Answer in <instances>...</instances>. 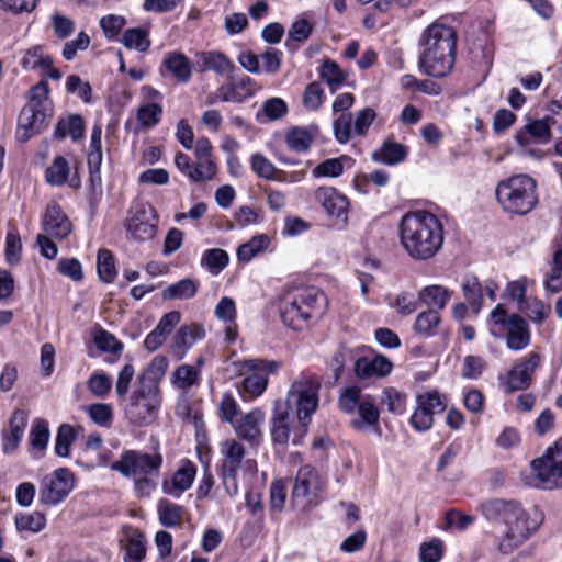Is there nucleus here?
Segmentation results:
<instances>
[{"mask_svg": "<svg viewBox=\"0 0 562 562\" xmlns=\"http://www.w3.org/2000/svg\"><path fill=\"white\" fill-rule=\"evenodd\" d=\"M70 167L67 159L63 156H57L53 164L46 169V181L52 186H63L69 176Z\"/></svg>", "mask_w": 562, "mask_h": 562, "instance_id": "obj_47", "label": "nucleus"}, {"mask_svg": "<svg viewBox=\"0 0 562 562\" xmlns=\"http://www.w3.org/2000/svg\"><path fill=\"white\" fill-rule=\"evenodd\" d=\"M75 438V429L68 424H63L58 428L55 440L56 454L59 457H67L69 454V448Z\"/></svg>", "mask_w": 562, "mask_h": 562, "instance_id": "obj_59", "label": "nucleus"}, {"mask_svg": "<svg viewBox=\"0 0 562 562\" xmlns=\"http://www.w3.org/2000/svg\"><path fill=\"white\" fill-rule=\"evenodd\" d=\"M518 506L519 503L512 499L493 498L482 502L479 510L487 520H502L506 524Z\"/></svg>", "mask_w": 562, "mask_h": 562, "instance_id": "obj_28", "label": "nucleus"}, {"mask_svg": "<svg viewBox=\"0 0 562 562\" xmlns=\"http://www.w3.org/2000/svg\"><path fill=\"white\" fill-rule=\"evenodd\" d=\"M278 306L280 318L286 327L303 330L322 316L326 297L315 288H291L279 295Z\"/></svg>", "mask_w": 562, "mask_h": 562, "instance_id": "obj_3", "label": "nucleus"}, {"mask_svg": "<svg viewBox=\"0 0 562 562\" xmlns=\"http://www.w3.org/2000/svg\"><path fill=\"white\" fill-rule=\"evenodd\" d=\"M376 113L371 108L358 111L352 119L351 113H341L333 122L335 138L346 144L352 136H363L368 133Z\"/></svg>", "mask_w": 562, "mask_h": 562, "instance_id": "obj_15", "label": "nucleus"}, {"mask_svg": "<svg viewBox=\"0 0 562 562\" xmlns=\"http://www.w3.org/2000/svg\"><path fill=\"white\" fill-rule=\"evenodd\" d=\"M21 66L24 70H35L42 67L50 66V56L43 54V47L40 45L27 48L21 58Z\"/></svg>", "mask_w": 562, "mask_h": 562, "instance_id": "obj_48", "label": "nucleus"}, {"mask_svg": "<svg viewBox=\"0 0 562 562\" xmlns=\"http://www.w3.org/2000/svg\"><path fill=\"white\" fill-rule=\"evenodd\" d=\"M462 293L474 314H479L483 305L482 285L475 276H468L461 284Z\"/></svg>", "mask_w": 562, "mask_h": 562, "instance_id": "obj_35", "label": "nucleus"}, {"mask_svg": "<svg viewBox=\"0 0 562 562\" xmlns=\"http://www.w3.org/2000/svg\"><path fill=\"white\" fill-rule=\"evenodd\" d=\"M270 245V238L260 234L254 236L249 241L240 245L237 249V258L239 261L248 262L261 251L266 250Z\"/></svg>", "mask_w": 562, "mask_h": 562, "instance_id": "obj_46", "label": "nucleus"}, {"mask_svg": "<svg viewBox=\"0 0 562 562\" xmlns=\"http://www.w3.org/2000/svg\"><path fill=\"white\" fill-rule=\"evenodd\" d=\"M159 522L167 528L180 525L184 518L186 509L183 506L175 504L167 498L159 499L157 504Z\"/></svg>", "mask_w": 562, "mask_h": 562, "instance_id": "obj_31", "label": "nucleus"}, {"mask_svg": "<svg viewBox=\"0 0 562 562\" xmlns=\"http://www.w3.org/2000/svg\"><path fill=\"white\" fill-rule=\"evenodd\" d=\"M200 371L191 364H181L172 373V385L179 390L187 391L200 384Z\"/></svg>", "mask_w": 562, "mask_h": 562, "instance_id": "obj_39", "label": "nucleus"}, {"mask_svg": "<svg viewBox=\"0 0 562 562\" xmlns=\"http://www.w3.org/2000/svg\"><path fill=\"white\" fill-rule=\"evenodd\" d=\"M87 386L93 395L104 397L111 391L112 380L105 373H93L89 378Z\"/></svg>", "mask_w": 562, "mask_h": 562, "instance_id": "obj_64", "label": "nucleus"}, {"mask_svg": "<svg viewBox=\"0 0 562 562\" xmlns=\"http://www.w3.org/2000/svg\"><path fill=\"white\" fill-rule=\"evenodd\" d=\"M266 414L259 408H252L245 415H240L233 424L232 427L238 438L249 442L250 445H258L263 437L262 426L265 424Z\"/></svg>", "mask_w": 562, "mask_h": 562, "instance_id": "obj_21", "label": "nucleus"}, {"mask_svg": "<svg viewBox=\"0 0 562 562\" xmlns=\"http://www.w3.org/2000/svg\"><path fill=\"white\" fill-rule=\"evenodd\" d=\"M85 134V123L80 115L72 114L67 116L66 119H61L58 121L55 128V138L64 139L67 136H70L72 140H78L83 137Z\"/></svg>", "mask_w": 562, "mask_h": 562, "instance_id": "obj_33", "label": "nucleus"}, {"mask_svg": "<svg viewBox=\"0 0 562 562\" xmlns=\"http://www.w3.org/2000/svg\"><path fill=\"white\" fill-rule=\"evenodd\" d=\"M319 379L311 373L303 372L291 383L284 402H276V406L290 411L296 417L311 423L313 414L318 407Z\"/></svg>", "mask_w": 562, "mask_h": 562, "instance_id": "obj_6", "label": "nucleus"}, {"mask_svg": "<svg viewBox=\"0 0 562 562\" xmlns=\"http://www.w3.org/2000/svg\"><path fill=\"white\" fill-rule=\"evenodd\" d=\"M229 262L228 254L221 248L207 249L201 258L202 267L206 268L211 274H218Z\"/></svg>", "mask_w": 562, "mask_h": 562, "instance_id": "obj_44", "label": "nucleus"}, {"mask_svg": "<svg viewBox=\"0 0 562 562\" xmlns=\"http://www.w3.org/2000/svg\"><path fill=\"white\" fill-rule=\"evenodd\" d=\"M285 140L290 149L302 153L311 147L314 136L304 127H293L286 134Z\"/></svg>", "mask_w": 562, "mask_h": 562, "instance_id": "obj_50", "label": "nucleus"}, {"mask_svg": "<svg viewBox=\"0 0 562 562\" xmlns=\"http://www.w3.org/2000/svg\"><path fill=\"white\" fill-rule=\"evenodd\" d=\"M49 440L48 424L44 419L36 418L32 423L30 431V445L38 452H43Z\"/></svg>", "mask_w": 562, "mask_h": 562, "instance_id": "obj_49", "label": "nucleus"}, {"mask_svg": "<svg viewBox=\"0 0 562 562\" xmlns=\"http://www.w3.org/2000/svg\"><path fill=\"white\" fill-rule=\"evenodd\" d=\"M543 520L544 514L540 508L533 506L524 509L519 504L515 515L505 524L507 529L499 542V548L508 552L519 547L542 525Z\"/></svg>", "mask_w": 562, "mask_h": 562, "instance_id": "obj_10", "label": "nucleus"}, {"mask_svg": "<svg viewBox=\"0 0 562 562\" xmlns=\"http://www.w3.org/2000/svg\"><path fill=\"white\" fill-rule=\"evenodd\" d=\"M72 473L66 468H59L45 475L40 485V499L45 505H57L74 488Z\"/></svg>", "mask_w": 562, "mask_h": 562, "instance_id": "obj_16", "label": "nucleus"}, {"mask_svg": "<svg viewBox=\"0 0 562 562\" xmlns=\"http://www.w3.org/2000/svg\"><path fill=\"white\" fill-rule=\"evenodd\" d=\"M506 345L512 350H522L530 344V330L527 322L518 314L509 315L506 327Z\"/></svg>", "mask_w": 562, "mask_h": 562, "instance_id": "obj_27", "label": "nucleus"}, {"mask_svg": "<svg viewBox=\"0 0 562 562\" xmlns=\"http://www.w3.org/2000/svg\"><path fill=\"white\" fill-rule=\"evenodd\" d=\"M447 407L445 396L437 391L426 392L416 396V408L411 416V425L417 431H427L434 425V415L442 413Z\"/></svg>", "mask_w": 562, "mask_h": 562, "instance_id": "obj_17", "label": "nucleus"}, {"mask_svg": "<svg viewBox=\"0 0 562 562\" xmlns=\"http://www.w3.org/2000/svg\"><path fill=\"white\" fill-rule=\"evenodd\" d=\"M314 196L329 217L337 223H347L349 201L346 195L333 187H321L315 191Z\"/></svg>", "mask_w": 562, "mask_h": 562, "instance_id": "obj_20", "label": "nucleus"}, {"mask_svg": "<svg viewBox=\"0 0 562 562\" xmlns=\"http://www.w3.org/2000/svg\"><path fill=\"white\" fill-rule=\"evenodd\" d=\"M196 467L189 460H183L173 473L171 480H165L161 484L165 494L179 497L188 491L195 479Z\"/></svg>", "mask_w": 562, "mask_h": 562, "instance_id": "obj_25", "label": "nucleus"}, {"mask_svg": "<svg viewBox=\"0 0 562 562\" xmlns=\"http://www.w3.org/2000/svg\"><path fill=\"white\" fill-rule=\"evenodd\" d=\"M222 465L221 479L226 493L235 496L238 493L237 472L245 458V447L237 439H226L221 443Z\"/></svg>", "mask_w": 562, "mask_h": 562, "instance_id": "obj_14", "label": "nucleus"}, {"mask_svg": "<svg viewBox=\"0 0 562 562\" xmlns=\"http://www.w3.org/2000/svg\"><path fill=\"white\" fill-rule=\"evenodd\" d=\"M475 517L472 515L464 514L457 509H449L445 515L446 528H454L458 531H463L473 525Z\"/></svg>", "mask_w": 562, "mask_h": 562, "instance_id": "obj_60", "label": "nucleus"}, {"mask_svg": "<svg viewBox=\"0 0 562 562\" xmlns=\"http://www.w3.org/2000/svg\"><path fill=\"white\" fill-rule=\"evenodd\" d=\"M97 271L100 280L104 283H112L115 280L117 276L115 260L113 254L109 249H99L97 257Z\"/></svg>", "mask_w": 562, "mask_h": 562, "instance_id": "obj_43", "label": "nucleus"}, {"mask_svg": "<svg viewBox=\"0 0 562 562\" xmlns=\"http://www.w3.org/2000/svg\"><path fill=\"white\" fill-rule=\"evenodd\" d=\"M205 336V330L203 327L199 324H190V325H183L181 326L176 335L173 336L172 340V348L173 352L179 357L182 358L186 352L192 348V346L199 341L202 340Z\"/></svg>", "mask_w": 562, "mask_h": 562, "instance_id": "obj_29", "label": "nucleus"}, {"mask_svg": "<svg viewBox=\"0 0 562 562\" xmlns=\"http://www.w3.org/2000/svg\"><path fill=\"white\" fill-rule=\"evenodd\" d=\"M234 370L239 375H246L241 381V391L250 398L259 397L268 387L269 375L276 374L282 362L262 358L245 359L233 362Z\"/></svg>", "mask_w": 562, "mask_h": 562, "instance_id": "obj_7", "label": "nucleus"}, {"mask_svg": "<svg viewBox=\"0 0 562 562\" xmlns=\"http://www.w3.org/2000/svg\"><path fill=\"white\" fill-rule=\"evenodd\" d=\"M496 200L505 213L524 216L538 204L537 181L528 175H515L498 182Z\"/></svg>", "mask_w": 562, "mask_h": 562, "instance_id": "obj_5", "label": "nucleus"}, {"mask_svg": "<svg viewBox=\"0 0 562 562\" xmlns=\"http://www.w3.org/2000/svg\"><path fill=\"white\" fill-rule=\"evenodd\" d=\"M160 404L158 386L153 383H142L127 400L124 414L130 423L136 426H148L156 420Z\"/></svg>", "mask_w": 562, "mask_h": 562, "instance_id": "obj_9", "label": "nucleus"}, {"mask_svg": "<svg viewBox=\"0 0 562 562\" xmlns=\"http://www.w3.org/2000/svg\"><path fill=\"white\" fill-rule=\"evenodd\" d=\"M325 481L312 465L299 469L292 491V501L296 507L306 510L316 506L323 498Z\"/></svg>", "mask_w": 562, "mask_h": 562, "instance_id": "obj_12", "label": "nucleus"}, {"mask_svg": "<svg viewBox=\"0 0 562 562\" xmlns=\"http://www.w3.org/2000/svg\"><path fill=\"white\" fill-rule=\"evenodd\" d=\"M541 363L540 353L532 351L526 359L517 362L507 373L508 392L527 390L532 382V374Z\"/></svg>", "mask_w": 562, "mask_h": 562, "instance_id": "obj_22", "label": "nucleus"}, {"mask_svg": "<svg viewBox=\"0 0 562 562\" xmlns=\"http://www.w3.org/2000/svg\"><path fill=\"white\" fill-rule=\"evenodd\" d=\"M198 288V281L186 278L167 286L162 291L161 297L166 301L190 300L195 296Z\"/></svg>", "mask_w": 562, "mask_h": 562, "instance_id": "obj_34", "label": "nucleus"}, {"mask_svg": "<svg viewBox=\"0 0 562 562\" xmlns=\"http://www.w3.org/2000/svg\"><path fill=\"white\" fill-rule=\"evenodd\" d=\"M439 323L440 315L438 311L430 308L417 315L415 319V329L422 335L432 336Z\"/></svg>", "mask_w": 562, "mask_h": 562, "instance_id": "obj_53", "label": "nucleus"}, {"mask_svg": "<svg viewBox=\"0 0 562 562\" xmlns=\"http://www.w3.org/2000/svg\"><path fill=\"white\" fill-rule=\"evenodd\" d=\"M366 395L358 386L346 387L338 398L339 408L347 414H353Z\"/></svg>", "mask_w": 562, "mask_h": 562, "instance_id": "obj_52", "label": "nucleus"}, {"mask_svg": "<svg viewBox=\"0 0 562 562\" xmlns=\"http://www.w3.org/2000/svg\"><path fill=\"white\" fill-rule=\"evenodd\" d=\"M42 225L48 236L57 239L66 238L72 231L70 220L55 202L47 204Z\"/></svg>", "mask_w": 562, "mask_h": 562, "instance_id": "obj_24", "label": "nucleus"}, {"mask_svg": "<svg viewBox=\"0 0 562 562\" xmlns=\"http://www.w3.org/2000/svg\"><path fill=\"white\" fill-rule=\"evenodd\" d=\"M124 562H142L146 557L145 537L137 530L126 535Z\"/></svg>", "mask_w": 562, "mask_h": 562, "instance_id": "obj_36", "label": "nucleus"}, {"mask_svg": "<svg viewBox=\"0 0 562 562\" xmlns=\"http://www.w3.org/2000/svg\"><path fill=\"white\" fill-rule=\"evenodd\" d=\"M250 165L252 171L258 175L261 178L268 179V180H276L277 179V167L263 155L257 153L254 154L250 158Z\"/></svg>", "mask_w": 562, "mask_h": 562, "instance_id": "obj_57", "label": "nucleus"}, {"mask_svg": "<svg viewBox=\"0 0 562 562\" xmlns=\"http://www.w3.org/2000/svg\"><path fill=\"white\" fill-rule=\"evenodd\" d=\"M90 418L102 427L111 425L113 419V409L110 404L97 403L88 407Z\"/></svg>", "mask_w": 562, "mask_h": 562, "instance_id": "obj_63", "label": "nucleus"}, {"mask_svg": "<svg viewBox=\"0 0 562 562\" xmlns=\"http://www.w3.org/2000/svg\"><path fill=\"white\" fill-rule=\"evenodd\" d=\"M406 155L407 149L405 146L398 143L385 142L378 150L372 154V158L378 162L395 165L403 161Z\"/></svg>", "mask_w": 562, "mask_h": 562, "instance_id": "obj_38", "label": "nucleus"}, {"mask_svg": "<svg viewBox=\"0 0 562 562\" xmlns=\"http://www.w3.org/2000/svg\"><path fill=\"white\" fill-rule=\"evenodd\" d=\"M213 147L206 137L196 140L194 147L195 161L181 151L176 154L175 164L190 181L204 183L215 178L217 166L212 157Z\"/></svg>", "mask_w": 562, "mask_h": 562, "instance_id": "obj_8", "label": "nucleus"}, {"mask_svg": "<svg viewBox=\"0 0 562 562\" xmlns=\"http://www.w3.org/2000/svg\"><path fill=\"white\" fill-rule=\"evenodd\" d=\"M360 419L353 420L352 426L355 428H362L364 425L373 426L379 423L380 412L374 403V400L370 395H366L357 409Z\"/></svg>", "mask_w": 562, "mask_h": 562, "instance_id": "obj_42", "label": "nucleus"}, {"mask_svg": "<svg viewBox=\"0 0 562 562\" xmlns=\"http://www.w3.org/2000/svg\"><path fill=\"white\" fill-rule=\"evenodd\" d=\"M162 114V106L156 102H147L137 110V121L144 128L157 125Z\"/></svg>", "mask_w": 562, "mask_h": 562, "instance_id": "obj_51", "label": "nucleus"}, {"mask_svg": "<svg viewBox=\"0 0 562 562\" xmlns=\"http://www.w3.org/2000/svg\"><path fill=\"white\" fill-rule=\"evenodd\" d=\"M398 237L402 249L411 259L427 261L442 249L445 229L441 221L431 212L411 211L401 218Z\"/></svg>", "mask_w": 562, "mask_h": 562, "instance_id": "obj_1", "label": "nucleus"}, {"mask_svg": "<svg viewBox=\"0 0 562 562\" xmlns=\"http://www.w3.org/2000/svg\"><path fill=\"white\" fill-rule=\"evenodd\" d=\"M451 297V292L438 284L427 285L418 292V299L432 310H442Z\"/></svg>", "mask_w": 562, "mask_h": 562, "instance_id": "obj_32", "label": "nucleus"}, {"mask_svg": "<svg viewBox=\"0 0 562 562\" xmlns=\"http://www.w3.org/2000/svg\"><path fill=\"white\" fill-rule=\"evenodd\" d=\"M195 63L201 72L213 71L223 76L233 74L235 70L234 63L224 53L217 50L198 52Z\"/></svg>", "mask_w": 562, "mask_h": 562, "instance_id": "obj_26", "label": "nucleus"}, {"mask_svg": "<svg viewBox=\"0 0 562 562\" xmlns=\"http://www.w3.org/2000/svg\"><path fill=\"white\" fill-rule=\"evenodd\" d=\"M121 43L128 49L142 53L147 52L151 44L148 31L142 27L127 29L121 37Z\"/></svg>", "mask_w": 562, "mask_h": 562, "instance_id": "obj_41", "label": "nucleus"}, {"mask_svg": "<svg viewBox=\"0 0 562 562\" xmlns=\"http://www.w3.org/2000/svg\"><path fill=\"white\" fill-rule=\"evenodd\" d=\"M319 76L327 83L333 93L340 89L348 78L347 72H345L339 65L333 60H326L323 63L319 68Z\"/></svg>", "mask_w": 562, "mask_h": 562, "instance_id": "obj_37", "label": "nucleus"}, {"mask_svg": "<svg viewBox=\"0 0 562 562\" xmlns=\"http://www.w3.org/2000/svg\"><path fill=\"white\" fill-rule=\"evenodd\" d=\"M164 457L158 449L151 453L142 450H126L111 464V470L132 479L138 496H149L158 486Z\"/></svg>", "mask_w": 562, "mask_h": 562, "instance_id": "obj_4", "label": "nucleus"}, {"mask_svg": "<svg viewBox=\"0 0 562 562\" xmlns=\"http://www.w3.org/2000/svg\"><path fill=\"white\" fill-rule=\"evenodd\" d=\"M94 344L101 351L113 355H120L123 350V344L105 329H99L94 334Z\"/></svg>", "mask_w": 562, "mask_h": 562, "instance_id": "obj_56", "label": "nucleus"}, {"mask_svg": "<svg viewBox=\"0 0 562 562\" xmlns=\"http://www.w3.org/2000/svg\"><path fill=\"white\" fill-rule=\"evenodd\" d=\"M126 24V19L123 15L108 14L100 19L99 25L109 41H114L120 35L122 29Z\"/></svg>", "mask_w": 562, "mask_h": 562, "instance_id": "obj_54", "label": "nucleus"}, {"mask_svg": "<svg viewBox=\"0 0 562 562\" xmlns=\"http://www.w3.org/2000/svg\"><path fill=\"white\" fill-rule=\"evenodd\" d=\"M164 66L179 82L187 83L191 79V61L182 53L172 52L167 54Z\"/></svg>", "mask_w": 562, "mask_h": 562, "instance_id": "obj_30", "label": "nucleus"}, {"mask_svg": "<svg viewBox=\"0 0 562 562\" xmlns=\"http://www.w3.org/2000/svg\"><path fill=\"white\" fill-rule=\"evenodd\" d=\"M533 485L542 490L562 487V458L546 453L531 462Z\"/></svg>", "mask_w": 562, "mask_h": 562, "instance_id": "obj_18", "label": "nucleus"}, {"mask_svg": "<svg viewBox=\"0 0 562 562\" xmlns=\"http://www.w3.org/2000/svg\"><path fill=\"white\" fill-rule=\"evenodd\" d=\"M443 555V542L434 538L429 542H425L419 549L420 562H439Z\"/></svg>", "mask_w": 562, "mask_h": 562, "instance_id": "obj_61", "label": "nucleus"}, {"mask_svg": "<svg viewBox=\"0 0 562 562\" xmlns=\"http://www.w3.org/2000/svg\"><path fill=\"white\" fill-rule=\"evenodd\" d=\"M310 423L300 419L290 411L274 405L270 420V434L274 443L284 446L290 440L294 446L302 443L307 434Z\"/></svg>", "mask_w": 562, "mask_h": 562, "instance_id": "obj_13", "label": "nucleus"}, {"mask_svg": "<svg viewBox=\"0 0 562 562\" xmlns=\"http://www.w3.org/2000/svg\"><path fill=\"white\" fill-rule=\"evenodd\" d=\"M419 68L431 77L442 78L451 72L456 61L457 34L446 24L432 23L419 38Z\"/></svg>", "mask_w": 562, "mask_h": 562, "instance_id": "obj_2", "label": "nucleus"}, {"mask_svg": "<svg viewBox=\"0 0 562 562\" xmlns=\"http://www.w3.org/2000/svg\"><path fill=\"white\" fill-rule=\"evenodd\" d=\"M15 527L20 532L37 533L46 526V516L41 512L21 513L15 516Z\"/></svg>", "mask_w": 562, "mask_h": 562, "instance_id": "obj_40", "label": "nucleus"}, {"mask_svg": "<svg viewBox=\"0 0 562 562\" xmlns=\"http://www.w3.org/2000/svg\"><path fill=\"white\" fill-rule=\"evenodd\" d=\"M324 102V90L317 81L311 82L305 88L303 104L308 110H317Z\"/></svg>", "mask_w": 562, "mask_h": 562, "instance_id": "obj_62", "label": "nucleus"}, {"mask_svg": "<svg viewBox=\"0 0 562 562\" xmlns=\"http://www.w3.org/2000/svg\"><path fill=\"white\" fill-rule=\"evenodd\" d=\"M518 310L525 313L536 324H542L550 314V305H547L536 296H529Z\"/></svg>", "mask_w": 562, "mask_h": 562, "instance_id": "obj_45", "label": "nucleus"}, {"mask_svg": "<svg viewBox=\"0 0 562 562\" xmlns=\"http://www.w3.org/2000/svg\"><path fill=\"white\" fill-rule=\"evenodd\" d=\"M407 396L394 387H387L383 391L382 402L387 406V411L401 415L405 411Z\"/></svg>", "mask_w": 562, "mask_h": 562, "instance_id": "obj_58", "label": "nucleus"}, {"mask_svg": "<svg viewBox=\"0 0 562 562\" xmlns=\"http://www.w3.org/2000/svg\"><path fill=\"white\" fill-rule=\"evenodd\" d=\"M126 231L139 241L150 240L157 233L156 211L149 204H139L127 218Z\"/></svg>", "mask_w": 562, "mask_h": 562, "instance_id": "obj_19", "label": "nucleus"}, {"mask_svg": "<svg viewBox=\"0 0 562 562\" xmlns=\"http://www.w3.org/2000/svg\"><path fill=\"white\" fill-rule=\"evenodd\" d=\"M29 103L21 110L18 121V137L27 140L46 126L47 83L40 82L31 90Z\"/></svg>", "mask_w": 562, "mask_h": 562, "instance_id": "obj_11", "label": "nucleus"}, {"mask_svg": "<svg viewBox=\"0 0 562 562\" xmlns=\"http://www.w3.org/2000/svg\"><path fill=\"white\" fill-rule=\"evenodd\" d=\"M29 415L25 411L16 409L12 413L9 427L1 431V450L4 454L14 453L24 436Z\"/></svg>", "mask_w": 562, "mask_h": 562, "instance_id": "obj_23", "label": "nucleus"}, {"mask_svg": "<svg viewBox=\"0 0 562 562\" xmlns=\"http://www.w3.org/2000/svg\"><path fill=\"white\" fill-rule=\"evenodd\" d=\"M220 417L223 422L233 424L240 416V406L231 393H224L218 404Z\"/></svg>", "mask_w": 562, "mask_h": 562, "instance_id": "obj_55", "label": "nucleus"}]
</instances>
